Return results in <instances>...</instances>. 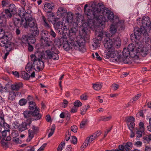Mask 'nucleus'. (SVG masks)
Segmentation results:
<instances>
[{"label": "nucleus", "instance_id": "7c9ffc66", "mask_svg": "<svg viewBox=\"0 0 151 151\" xmlns=\"http://www.w3.org/2000/svg\"><path fill=\"white\" fill-rule=\"evenodd\" d=\"M46 46H51L52 48H51V50H50L51 52L52 53H53L54 54V53L55 52V51H54L55 50H54V49H55L58 52V54L59 53V52L58 51V50L55 48V47H54V45H53L52 43L51 42H48L46 43Z\"/></svg>", "mask_w": 151, "mask_h": 151}, {"label": "nucleus", "instance_id": "3c124183", "mask_svg": "<svg viewBox=\"0 0 151 151\" xmlns=\"http://www.w3.org/2000/svg\"><path fill=\"white\" fill-rule=\"evenodd\" d=\"M29 108L30 110H33L35 108H36L35 102L32 101H30L29 103Z\"/></svg>", "mask_w": 151, "mask_h": 151}, {"label": "nucleus", "instance_id": "58836bf2", "mask_svg": "<svg viewBox=\"0 0 151 151\" xmlns=\"http://www.w3.org/2000/svg\"><path fill=\"white\" fill-rule=\"evenodd\" d=\"M88 120L87 119H83L80 124V127L81 129L84 128L87 124Z\"/></svg>", "mask_w": 151, "mask_h": 151}, {"label": "nucleus", "instance_id": "423d86ee", "mask_svg": "<svg viewBox=\"0 0 151 151\" xmlns=\"http://www.w3.org/2000/svg\"><path fill=\"white\" fill-rule=\"evenodd\" d=\"M22 8H24L22 7H20L19 8L18 12V15L21 18V19L18 16H16L13 18V23L14 25L18 27H22L24 28H27V25L25 19L20 16L19 14L20 10Z\"/></svg>", "mask_w": 151, "mask_h": 151}, {"label": "nucleus", "instance_id": "9d476101", "mask_svg": "<svg viewBox=\"0 0 151 151\" xmlns=\"http://www.w3.org/2000/svg\"><path fill=\"white\" fill-rule=\"evenodd\" d=\"M0 45L4 47L6 50H9L11 48L10 43L8 41V37L7 36L0 38Z\"/></svg>", "mask_w": 151, "mask_h": 151}, {"label": "nucleus", "instance_id": "c03bdc74", "mask_svg": "<svg viewBox=\"0 0 151 151\" xmlns=\"http://www.w3.org/2000/svg\"><path fill=\"white\" fill-rule=\"evenodd\" d=\"M68 102V101L66 99H64L63 102L60 104V106L62 107L65 108L67 106Z\"/></svg>", "mask_w": 151, "mask_h": 151}, {"label": "nucleus", "instance_id": "ea45409f", "mask_svg": "<svg viewBox=\"0 0 151 151\" xmlns=\"http://www.w3.org/2000/svg\"><path fill=\"white\" fill-rule=\"evenodd\" d=\"M31 130L35 134L37 133L39 130V127L37 126H36L34 125H32L31 127Z\"/></svg>", "mask_w": 151, "mask_h": 151}, {"label": "nucleus", "instance_id": "9b49d317", "mask_svg": "<svg viewBox=\"0 0 151 151\" xmlns=\"http://www.w3.org/2000/svg\"><path fill=\"white\" fill-rule=\"evenodd\" d=\"M150 47V44H146L143 46L142 45H140L138 47V48L139 49H140L141 54L142 56H145L148 54Z\"/></svg>", "mask_w": 151, "mask_h": 151}, {"label": "nucleus", "instance_id": "20e7f679", "mask_svg": "<svg viewBox=\"0 0 151 151\" xmlns=\"http://www.w3.org/2000/svg\"><path fill=\"white\" fill-rule=\"evenodd\" d=\"M104 57L106 59H109L113 62H117L121 60L119 52L114 50V48L105 51Z\"/></svg>", "mask_w": 151, "mask_h": 151}, {"label": "nucleus", "instance_id": "0e129e2a", "mask_svg": "<svg viewBox=\"0 0 151 151\" xmlns=\"http://www.w3.org/2000/svg\"><path fill=\"white\" fill-rule=\"evenodd\" d=\"M139 126L140 129L143 132H144L145 128L144 127V123L142 122H140L139 124Z\"/></svg>", "mask_w": 151, "mask_h": 151}, {"label": "nucleus", "instance_id": "a878e982", "mask_svg": "<svg viewBox=\"0 0 151 151\" xmlns=\"http://www.w3.org/2000/svg\"><path fill=\"white\" fill-rule=\"evenodd\" d=\"M122 53L124 57V58H127L129 55L132 56V54L126 48H124L123 49Z\"/></svg>", "mask_w": 151, "mask_h": 151}, {"label": "nucleus", "instance_id": "052dcab7", "mask_svg": "<svg viewBox=\"0 0 151 151\" xmlns=\"http://www.w3.org/2000/svg\"><path fill=\"white\" fill-rule=\"evenodd\" d=\"M90 143L88 142L86 139L85 140V142L83 143V145L81 146V149H83L84 148L86 147Z\"/></svg>", "mask_w": 151, "mask_h": 151}, {"label": "nucleus", "instance_id": "7ed1b4c3", "mask_svg": "<svg viewBox=\"0 0 151 151\" xmlns=\"http://www.w3.org/2000/svg\"><path fill=\"white\" fill-rule=\"evenodd\" d=\"M19 14L20 16L25 19L27 25L30 28L37 26L36 21L33 19L31 14L26 12L24 8L20 9Z\"/></svg>", "mask_w": 151, "mask_h": 151}, {"label": "nucleus", "instance_id": "393cba45", "mask_svg": "<svg viewBox=\"0 0 151 151\" xmlns=\"http://www.w3.org/2000/svg\"><path fill=\"white\" fill-rule=\"evenodd\" d=\"M90 108V106L88 105H86L81 108L80 113L82 115L85 114L87 110Z\"/></svg>", "mask_w": 151, "mask_h": 151}, {"label": "nucleus", "instance_id": "774afa93", "mask_svg": "<svg viewBox=\"0 0 151 151\" xmlns=\"http://www.w3.org/2000/svg\"><path fill=\"white\" fill-rule=\"evenodd\" d=\"M127 121L128 122H134L135 121L134 118L133 116H129L127 117Z\"/></svg>", "mask_w": 151, "mask_h": 151}, {"label": "nucleus", "instance_id": "4c0bfd02", "mask_svg": "<svg viewBox=\"0 0 151 151\" xmlns=\"http://www.w3.org/2000/svg\"><path fill=\"white\" fill-rule=\"evenodd\" d=\"M132 146V143L130 142H128L126 145L124 146L125 150L127 151H129Z\"/></svg>", "mask_w": 151, "mask_h": 151}, {"label": "nucleus", "instance_id": "cd10ccee", "mask_svg": "<svg viewBox=\"0 0 151 151\" xmlns=\"http://www.w3.org/2000/svg\"><path fill=\"white\" fill-rule=\"evenodd\" d=\"M3 122L2 127L4 128V130L7 132H9L11 129L10 125L6 123L5 121Z\"/></svg>", "mask_w": 151, "mask_h": 151}, {"label": "nucleus", "instance_id": "4be33fe9", "mask_svg": "<svg viewBox=\"0 0 151 151\" xmlns=\"http://www.w3.org/2000/svg\"><path fill=\"white\" fill-rule=\"evenodd\" d=\"M31 123V121L30 120L29 124L26 122H23L22 124L20 125L19 128V131L22 132L27 129V126L29 125Z\"/></svg>", "mask_w": 151, "mask_h": 151}, {"label": "nucleus", "instance_id": "49530a36", "mask_svg": "<svg viewBox=\"0 0 151 151\" xmlns=\"http://www.w3.org/2000/svg\"><path fill=\"white\" fill-rule=\"evenodd\" d=\"M88 5L87 4L85 5L84 7V11L85 13L87 16H89L91 15V11L90 9L86 10V8L87 7Z\"/></svg>", "mask_w": 151, "mask_h": 151}, {"label": "nucleus", "instance_id": "f704fd0d", "mask_svg": "<svg viewBox=\"0 0 151 151\" xmlns=\"http://www.w3.org/2000/svg\"><path fill=\"white\" fill-rule=\"evenodd\" d=\"M135 48V46L134 44H129L127 48V49L128 51L132 53L134 52V51Z\"/></svg>", "mask_w": 151, "mask_h": 151}, {"label": "nucleus", "instance_id": "412c9836", "mask_svg": "<svg viewBox=\"0 0 151 151\" xmlns=\"http://www.w3.org/2000/svg\"><path fill=\"white\" fill-rule=\"evenodd\" d=\"M9 93L8 100L9 102H11L15 100L16 94L13 91H10Z\"/></svg>", "mask_w": 151, "mask_h": 151}, {"label": "nucleus", "instance_id": "72a5a7b5", "mask_svg": "<svg viewBox=\"0 0 151 151\" xmlns=\"http://www.w3.org/2000/svg\"><path fill=\"white\" fill-rule=\"evenodd\" d=\"M16 8L14 4H11L9 7L8 10L11 12L12 13H15L16 12Z\"/></svg>", "mask_w": 151, "mask_h": 151}, {"label": "nucleus", "instance_id": "a18cd8bd", "mask_svg": "<svg viewBox=\"0 0 151 151\" xmlns=\"http://www.w3.org/2000/svg\"><path fill=\"white\" fill-rule=\"evenodd\" d=\"M23 114L24 117L27 118L30 116L32 115V112L29 111H25L24 112Z\"/></svg>", "mask_w": 151, "mask_h": 151}, {"label": "nucleus", "instance_id": "6ab92c4d", "mask_svg": "<svg viewBox=\"0 0 151 151\" xmlns=\"http://www.w3.org/2000/svg\"><path fill=\"white\" fill-rule=\"evenodd\" d=\"M22 86V83H16L11 85L10 86V88L13 91H18Z\"/></svg>", "mask_w": 151, "mask_h": 151}, {"label": "nucleus", "instance_id": "69168bd1", "mask_svg": "<svg viewBox=\"0 0 151 151\" xmlns=\"http://www.w3.org/2000/svg\"><path fill=\"white\" fill-rule=\"evenodd\" d=\"M80 99L83 100H87L88 98V96L87 94H84L80 96Z\"/></svg>", "mask_w": 151, "mask_h": 151}, {"label": "nucleus", "instance_id": "13d9d810", "mask_svg": "<svg viewBox=\"0 0 151 151\" xmlns=\"http://www.w3.org/2000/svg\"><path fill=\"white\" fill-rule=\"evenodd\" d=\"M70 141L71 143L74 144H76L77 142V138L75 136H72L71 137Z\"/></svg>", "mask_w": 151, "mask_h": 151}, {"label": "nucleus", "instance_id": "ddd939ff", "mask_svg": "<svg viewBox=\"0 0 151 151\" xmlns=\"http://www.w3.org/2000/svg\"><path fill=\"white\" fill-rule=\"evenodd\" d=\"M104 46L108 50L114 49L113 43L112 40L109 38H107L104 40Z\"/></svg>", "mask_w": 151, "mask_h": 151}, {"label": "nucleus", "instance_id": "864d4df0", "mask_svg": "<svg viewBox=\"0 0 151 151\" xmlns=\"http://www.w3.org/2000/svg\"><path fill=\"white\" fill-rule=\"evenodd\" d=\"M27 102V100L25 99H20L19 102V104L20 106H23L25 105Z\"/></svg>", "mask_w": 151, "mask_h": 151}, {"label": "nucleus", "instance_id": "4468645a", "mask_svg": "<svg viewBox=\"0 0 151 151\" xmlns=\"http://www.w3.org/2000/svg\"><path fill=\"white\" fill-rule=\"evenodd\" d=\"M21 77L26 80L29 79L30 77L33 78L35 77V72L33 71L32 73L30 75L25 71H22L21 72Z\"/></svg>", "mask_w": 151, "mask_h": 151}, {"label": "nucleus", "instance_id": "b1692460", "mask_svg": "<svg viewBox=\"0 0 151 151\" xmlns=\"http://www.w3.org/2000/svg\"><path fill=\"white\" fill-rule=\"evenodd\" d=\"M140 37L139 35H138V33L134 32V34H132L130 36V38L132 40L136 42L139 40Z\"/></svg>", "mask_w": 151, "mask_h": 151}, {"label": "nucleus", "instance_id": "09e8293b", "mask_svg": "<svg viewBox=\"0 0 151 151\" xmlns=\"http://www.w3.org/2000/svg\"><path fill=\"white\" fill-rule=\"evenodd\" d=\"M6 15L7 18H11L12 17V14L13 13H12L11 12L8 10V9H6L5 10Z\"/></svg>", "mask_w": 151, "mask_h": 151}, {"label": "nucleus", "instance_id": "680f3d73", "mask_svg": "<svg viewBox=\"0 0 151 151\" xmlns=\"http://www.w3.org/2000/svg\"><path fill=\"white\" fill-rule=\"evenodd\" d=\"M92 55L94 58H96L97 60H101V58L100 57V56H99L98 53H95V55L93 53Z\"/></svg>", "mask_w": 151, "mask_h": 151}, {"label": "nucleus", "instance_id": "8fccbe9b", "mask_svg": "<svg viewBox=\"0 0 151 151\" xmlns=\"http://www.w3.org/2000/svg\"><path fill=\"white\" fill-rule=\"evenodd\" d=\"M35 39L34 37H29L27 44L28 45L33 44L35 42Z\"/></svg>", "mask_w": 151, "mask_h": 151}, {"label": "nucleus", "instance_id": "a19ab883", "mask_svg": "<svg viewBox=\"0 0 151 151\" xmlns=\"http://www.w3.org/2000/svg\"><path fill=\"white\" fill-rule=\"evenodd\" d=\"M54 26L55 28L59 29L62 28L63 25L60 22H58L54 24Z\"/></svg>", "mask_w": 151, "mask_h": 151}, {"label": "nucleus", "instance_id": "f8f14e48", "mask_svg": "<svg viewBox=\"0 0 151 151\" xmlns=\"http://www.w3.org/2000/svg\"><path fill=\"white\" fill-rule=\"evenodd\" d=\"M147 28L148 27H145L142 25L139 28L137 27H135L134 29V33H138V35L142 34L143 36H146L148 34L147 32Z\"/></svg>", "mask_w": 151, "mask_h": 151}, {"label": "nucleus", "instance_id": "2eb2a0df", "mask_svg": "<svg viewBox=\"0 0 151 151\" xmlns=\"http://www.w3.org/2000/svg\"><path fill=\"white\" fill-rule=\"evenodd\" d=\"M141 22L142 25L145 27H148L150 22V18L147 16H144L142 18Z\"/></svg>", "mask_w": 151, "mask_h": 151}, {"label": "nucleus", "instance_id": "4d7b16f0", "mask_svg": "<svg viewBox=\"0 0 151 151\" xmlns=\"http://www.w3.org/2000/svg\"><path fill=\"white\" fill-rule=\"evenodd\" d=\"M101 132L100 131H98L93 134L92 135L95 139L99 137L101 134Z\"/></svg>", "mask_w": 151, "mask_h": 151}, {"label": "nucleus", "instance_id": "f03ea898", "mask_svg": "<svg viewBox=\"0 0 151 151\" xmlns=\"http://www.w3.org/2000/svg\"><path fill=\"white\" fill-rule=\"evenodd\" d=\"M85 41V39L82 37L75 41L69 40L63 44V47L66 51L71 50H79L83 52L86 51L84 47Z\"/></svg>", "mask_w": 151, "mask_h": 151}, {"label": "nucleus", "instance_id": "6e6552de", "mask_svg": "<svg viewBox=\"0 0 151 151\" xmlns=\"http://www.w3.org/2000/svg\"><path fill=\"white\" fill-rule=\"evenodd\" d=\"M103 17L102 16H100V18H103L102 19V21L104 22L106 21L105 17H106L109 21H112L114 20V14L113 12L109 10L107 8L104 9L102 11Z\"/></svg>", "mask_w": 151, "mask_h": 151}, {"label": "nucleus", "instance_id": "e433bc0d", "mask_svg": "<svg viewBox=\"0 0 151 151\" xmlns=\"http://www.w3.org/2000/svg\"><path fill=\"white\" fill-rule=\"evenodd\" d=\"M65 12V11L63 7H60L58 9L57 13L58 15L59 16H62Z\"/></svg>", "mask_w": 151, "mask_h": 151}, {"label": "nucleus", "instance_id": "473e14b6", "mask_svg": "<svg viewBox=\"0 0 151 151\" xmlns=\"http://www.w3.org/2000/svg\"><path fill=\"white\" fill-rule=\"evenodd\" d=\"M29 37L28 35H23L22 37V42L25 44H27Z\"/></svg>", "mask_w": 151, "mask_h": 151}, {"label": "nucleus", "instance_id": "1a4fd4ad", "mask_svg": "<svg viewBox=\"0 0 151 151\" xmlns=\"http://www.w3.org/2000/svg\"><path fill=\"white\" fill-rule=\"evenodd\" d=\"M96 37V40H94V43L93 45V46L95 48L100 47V41L101 40L103 36V33L101 30H96L95 32Z\"/></svg>", "mask_w": 151, "mask_h": 151}, {"label": "nucleus", "instance_id": "0eeeda50", "mask_svg": "<svg viewBox=\"0 0 151 151\" xmlns=\"http://www.w3.org/2000/svg\"><path fill=\"white\" fill-rule=\"evenodd\" d=\"M22 8H24L22 7H20L19 8L18 12V15L21 18V19L18 16H16L13 18V23L14 25L18 27H22L24 28H27V25L25 19L20 16L19 14L20 10Z\"/></svg>", "mask_w": 151, "mask_h": 151}, {"label": "nucleus", "instance_id": "338daca9", "mask_svg": "<svg viewBox=\"0 0 151 151\" xmlns=\"http://www.w3.org/2000/svg\"><path fill=\"white\" fill-rule=\"evenodd\" d=\"M55 130V128L54 127H52L50 129V132L48 135V137H50L53 134Z\"/></svg>", "mask_w": 151, "mask_h": 151}, {"label": "nucleus", "instance_id": "a211bd4d", "mask_svg": "<svg viewBox=\"0 0 151 151\" xmlns=\"http://www.w3.org/2000/svg\"><path fill=\"white\" fill-rule=\"evenodd\" d=\"M30 31L31 35L33 37L37 36L39 33V31L37 26L30 28Z\"/></svg>", "mask_w": 151, "mask_h": 151}, {"label": "nucleus", "instance_id": "bf43d9fd", "mask_svg": "<svg viewBox=\"0 0 151 151\" xmlns=\"http://www.w3.org/2000/svg\"><path fill=\"white\" fill-rule=\"evenodd\" d=\"M42 19L44 23V26L45 27L47 28H49L50 26L48 24V23H47V22H46L45 17L44 16H42Z\"/></svg>", "mask_w": 151, "mask_h": 151}, {"label": "nucleus", "instance_id": "c9c22d12", "mask_svg": "<svg viewBox=\"0 0 151 151\" xmlns=\"http://www.w3.org/2000/svg\"><path fill=\"white\" fill-rule=\"evenodd\" d=\"M102 87V85L100 83H96L93 84V88L96 90H100Z\"/></svg>", "mask_w": 151, "mask_h": 151}, {"label": "nucleus", "instance_id": "c756f323", "mask_svg": "<svg viewBox=\"0 0 151 151\" xmlns=\"http://www.w3.org/2000/svg\"><path fill=\"white\" fill-rule=\"evenodd\" d=\"M121 41L119 38H117L114 40V44L116 48H119L121 45Z\"/></svg>", "mask_w": 151, "mask_h": 151}, {"label": "nucleus", "instance_id": "e2e57ef3", "mask_svg": "<svg viewBox=\"0 0 151 151\" xmlns=\"http://www.w3.org/2000/svg\"><path fill=\"white\" fill-rule=\"evenodd\" d=\"M86 139L87 140L88 142L90 144L95 139L94 138V137L92 136V135H91L88 137Z\"/></svg>", "mask_w": 151, "mask_h": 151}, {"label": "nucleus", "instance_id": "39448f33", "mask_svg": "<svg viewBox=\"0 0 151 151\" xmlns=\"http://www.w3.org/2000/svg\"><path fill=\"white\" fill-rule=\"evenodd\" d=\"M116 21L118 22L111 25L109 28V33H106L105 35L106 37H110L115 34L116 32L117 29L118 27H119V29H121L124 28L123 22L119 21L118 19H116Z\"/></svg>", "mask_w": 151, "mask_h": 151}, {"label": "nucleus", "instance_id": "aec40b11", "mask_svg": "<svg viewBox=\"0 0 151 151\" xmlns=\"http://www.w3.org/2000/svg\"><path fill=\"white\" fill-rule=\"evenodd\" d=\"M39 110L37 108H35V111L32 112V115L35 117V120L40 119L41 117V115L39 113Z\"/></svg>", "mask_w": 151, "mask_h": 151}, {"label": "nucleus", "instance_id": "603ef678", "mask_svg": "<svg viewBox=\"0 0 151 151\" xmlns=\"http://www.w3.org/2000/svg\"><path fill=\"white\" fill-rule=\"evenodd\" d=\"M120 58L121 59V60H119L117 61V62H119V63L123 62L124 63L126 64H127L129 63L127 58L124 57L123 58V57H121V56L120 55Z\"/></svg>", "mask_w": 151, "mask_h": 151}, {"label": "nucleus", "instance_id": "c85d7f7f", "mask_svg": "<svg viewBox=\"0 0 151 151\" xmlns=\"http://www.w3.org/2000/svg\"><path fill=\"white\" fill-rule=\"evenodd\" d=\"M7 132V131L4 130L2 132V136L5 140L9 141L11 140V138L9 136L6 137Z\"/></svg>", "mask_w": 151, "mask_h": 151}, {"label": "nucleus", "instance_id": "de8ad7c7", "mask_svg": "<svg viewBox=\"0 0 151 151\" xmlns=\"http://www.w3.org/2000/svg\"><path fill=\"white\" fill-rule=\"evenodd\" d=\"M65 146V142H62L59 145L57 149L58 151H62Z\"/></svg>", "mask_w": 151, "mask_h": 151}, {"label": "nucleus", "instance_id": "dca6fc26", "mask_svg": "<svg viewBox=\"0 0 151 151\" xmlns=\"http://www.w3.org/2000/svg\"><path fill=\"white\" fill-rule=\"evenodd\" d=\"M25 69L27 72L30 73H32V71L34 70H35V67L32 62H28L25 67Z\"/></svg>", "mask_w": 151, "mask_h": 151}, {"label": "nucleus", "instance_id": "5701e85b", "mask_svg": "<svg viewBox=\"0 0 151 151\" xmlns=\"http://www.w3.org/2000/svg\"><path fill=\"white\" fill-rule=\"evenodd\" d=\"M91 7H92L91 11L92 12L93 14L94 15H97V14L99 13L100 12V9L98 8L97 7V6L95 4H93L91 5Z\"/></svg>", "mask_w": 151, "mask_h": 151}, {"label": "nucleus", "instance_id": "37998d69", "mask_svg": "<svg viewBox=\"0 0 151 151\" xmlns=\"http://www.w3.org/2000/svg\"><path fill=\"white\" fill-rule=\"evenodd\" d=\"M112 117L111 116H101L100 117V120L104 121H107L110 120L111 119Z\"/></svg>", "mask_w": 151, "mask_h": 151}, {"label": "nucleus", "instance_id": "79ce46f5", "mask_svg": "<svg viewBox=\"0 0 151 151\" xmlns=\"http://www.w3.org/2000/svg\"><path fill=\"white\" fill-rule=\"evenodd\" d=\"M141 96V93L137 94L130 100V102H132V103L135 102V101L139 98Z\"/></svg>", "mask_w": 151, "mask_h": 151}, {"label": "nucleus", "instance_id": "f3484780", "mask_svg": "<svg viewBox=\"0 0 151 151\" xmlns=\"http://www.w3.org/2000/svg\"><path fill=\"white\" fill-rule=\"evenodd\" d=\"M53 9V6L50 3L46 2L44 5L43 9L46 12H50Z\"/></svg>", "mask_w": 151, "mask_h": 151}, {"label": "nucleus", "instance_id": "6e6d98bb", "mask_svg": "<svg viewBox=\"0 0 151 151\" xmlns=\"http://www.w3.org/2000/svg\"><path fill=\"white\" fill-rule=\"evenodd\" d=\"M5 36H7L5 35L4 31L1 27H0V38H3Z\"/></svg>", "mask_w": 151, "mask_h": 151}, {"label": "nucleus", "instance_id": "bb28decb", "mask_svg": "<svg viewBox=\"0 0 151 151\" xmlns=\"http://www.w3.org/2000/svg\"><path fill=\"white\" fill-rule=\"evenodd\" d=\"M28 136L26 139L27 142H29L34 137V135L35 134L33 132L32 130L31 129H29L28 130Z\"/></svg>", "mask_w": 151, "mask_h": 151}, {"label": "nucleus", "instance_id": "5fc2aeb1", "mask_svg": "<svg viewBox=\"0 0 151 151\" xmlns=\"http://www.w3.org/2000/svg\"><path fill=\"white\" fill-rule=\"evenodd\" d=\"M74 106L77 108L81 106L82 105V103L79 100L76 101L74 103Z\"/></svg>", "mask_w": 151, "mask_h": 151}, {"label": "nucleus", "instance_id": "2f4dec72", "mask_svg": "<svg viewBox=\"0 0 151 151\" xmlns=\"http://www.w3.org/2000/svg\"><path fill=\"white\" fill-rule=\"evenodd\" d=\"M73 19V15L71 12L67 13L66 16V19L68 22H69L72 21Z\"/></svg>", "mask_w": 151, "mask_h": 151}, {"label": "nucleus", "instance_id": "f257e3e1", "mask_svg": "<svg viewBox=\"0 0 151 151\" xmlns=\"http://www.w3.org/2000/svg\"><path fill=\"white\" fill-rule=\"evenodd\" d=\"M54 51V54L52 53L49 50H47L45 52H41L37 51L35 54L30 55L31 60L33 62V64L35 67V70L40 71L42 70L44 67V64L43 61L40 59V58L49 59L52 58L54 60H58L59 58V56L58 55V52L55 49Z\"/></svg>", "mask_w": 151, "mask_h": 151}]
</instances>
